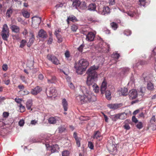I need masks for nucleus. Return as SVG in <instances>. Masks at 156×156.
<instances>
[{"label":"nucleus","mask_w":156,"mask_h":156,"mask_svg":"<svg viewBox=\"0 0 156 156\" xmlns=\"http://www.w3.org/2000/svg\"><path fill=\"white\" fill-rule=\"evenodd\" d=\"M99 68L98 66L94 65L90 67L87 71L86 74H87V82L89 84H90L91 81H97L98 74L96 70Z\"/></svg>","instance_id":"obj_1"},{"label":"nucleus","mask_w":156,"mask_h":156,"mask_svg":"<svg viewBox=\"0 0 156 156\" xmlns=\"http://www.w3.org/2000/svg\"><path fill=\"white\" fill-rule=\"evenodd\" d=\"M89 63L85 59H82L79 60L77 63L75 65L76 73L78 74H82L83 72L85 71L88 66Z\"/></svg>","instance_id":"obj_2"},{"label":"nucleus","mask_w":156,"mask_h":156,"mask_svg":"<svg viewBox=\"0 0 156 156\" xmlns=\"http://www.w3.org/2000/svg\"><path fill=\"white\" fill-rule=\"evenodd\" d=\"M92 95L90 94H84L83 95H79L76 97V99L81 104L90 102L91 101Z\"/></svg>","instance_id":"obj_3"},{"label":"nucleus","mask_w":156,"mask_h":156,"mask_svg":"<svg viewBox=\"0 0 156 156\" xmlns=\"http://www.w3.org/2000/svg\"><path fill=\"white\" fill-rule=\"evenodd\" d=\"M1 35L2 39L5 41H7L9 37V29L6 24H4L3 26Z\"/></svg>","instance_id":"obj_4"},{"label":"nucleus","mask_w":156,"mask_h":156,"mask_svg":"<svg viewBox=\"0 0 156 156\" xmlns=\"http://www.w3.org/2000/svg\"><path fill=\"white\" fill-rule=\"evenodd\" d=\"M98 13L102 15H105L109 14L110 12V8L108 6L101 7L100 6L98 9Z\"/></svg>","instance_id":"obj_5"},{"label":"nucleus","mask_w":156,"mask_h":156,"mask_svg":"<svg viewBox=\"0 0 156 156\" xmlns=\"http://www.w3.org/2000/svg\"><path fill=\"white\" fill-rule=\"evenodd\" d=\"M47 59L51 61L53 64L58 65L59 64V62L55 56L53 55L48 54L47 56Z\"/></svg>","instance_id":"obj_6"},{"label":"nucleus","mask_w":156,"mask_h":156,"mask_svg":"<svg viewBox=\"0 0 156 156\" xmlns=\"http://www.w3.org/2000/svg\"><path fill=\"white\" fill-rule=\"evenodd\" d=\"M97 81H91L90 84H89L87 82V85L90 87H92L93 88V90L95 92L97 93L99 92V88L98 86L97 85L96 82Z\"/></svg>","instance_id":"obj_7"},{"label":"nucleus","mask_w":156,"mask_h":156,"mask_svg":"<svg viewBox=\"0 0 156 156\" xmlns=\"http://www.w3.org/2000/svg\"><path fill=\"white\" fill-rule=\"evenodd\" d=\"M61 119L58 116L51 117L48 118V121L50 124H54L56 123L57 121H59Z\"/></svg>","instance_id":"obj_8"},{"label":"nucleus","mask_w":156,"mask_h":156,"mask_svg":"<svg viewBox=\"0 0 156 156\" xmlns=\"http://www.w3.org/2000/svg\"><path fill=\"white\" fill-rule=\"evenodd\" d=\"M92 137L94 139L97 140L99 141H101L102 139V136L99 131H95Z\"/></svg>","instance_id":"obj_9"},{"label":"nucleus","mask_w":156,"mask_h":156,"mask_svg":"<svg viewBox=\"0 0 156 156\" xmlns=\"http://www.w3.org/2000/svg\"><path fill=\"white\" fill-rule=\"evenodd\" d=\"M137 96V92L135 90L133 89L130 91L129 93V96L130 99L132 100L135 99Z\"/></svg>","instance_id":"obj_10"},{"label":"nucleus","mask_w":156,"mask_h":156,"mask_svg":"<svg viewBox=\"0 0 156 156\" xmlns=\"http://www.w3.org/2000/svg\"><path fill=\"white\" fill-rule=\"evenodd\" d=\"M109 152L113 155H115L117 153V149L116 147L114 144L111 145L108 148Z\"/></svg>","instance_id":"obj_11"},{"label":"nucleus","mask_w":156,"mask_h":156,"mask_svg":"<svg viewBox=\"0 0 156 156\" xmlns=\"http://www.w3.org/2000/svg\"><path fill=\"white\" fill-rule=\"evenodd\" d=\"M72 2L73 7L74 9H78L81 5V2L80 0H71Z\"/></svg>","instance_id":"obj_12"},{"label":"nucleus","mask_w":156,"mask_h":156,"mask_svg":"<svg viewBox=\"0 0 156 156\" xmlns=\"http://www.w3.org/2000/svg\"><path fill=\"white\" fill-rule=\"evenodd\" d=\"M42 90V89L41 87L39 86H37L34 89L31 90V93L33 95H36L41 91Z\"/></svg>","instance_id":"obj_13"},{"label":"nucleus","mask_w":156,"mask_h":156,"mask_svg":"<svg viewBox=\"0 0 156 156\" xmlns=\"http://www.w3.org/2000/svg\"><path fill=\"white\" fill-rule=\"evenodd\" d=\"M95 34L92 32L88 33V34L86 35V40L89 41H93L95 37Z\"/></svg>","instance_id":"obj_14"},{"label":"nucleus","mask_w":156,"mask_h":156,"mask_svg":"<svg viewBox=\"0 0 156 156\" xmlns=\"http://www.w3.org/2000/svg\"><path fill=\"white\" fill-rule=\"evenodd\" d=\"M107 87V83L105 80H104L102 83L100 89L101 94H103L105 91Z\"/></svg>","instance_id":"obj_15"},{"label":"nucleus","mask_w":156,"mask_h":156,"mask_svg":"<svg viewBox=\"0 0 156 156\" xmlns=\"http://www.w3.org/2000/svg\"><path fill=\"white\" fill-rule=\"evenodd\" d=\"M10 28L12 32L18 33L20 32V28L19 27L15 25H12L10 27Z\"/></svg>","instance_id":"obj_16"},{"label":"nucleus","mask_w":156,"mask_h":156,"mask_svg":"<svg viewBox=\"0 0 156 156\" xmlns=\"http://www.w3.org/2000/svg\"><path fill=\"white\" fill-rule=\"evenodd\" d=\"M80 90L84 94H90L91 93L89 91L88 89L87 88L84 86H81L80 87Z\"/></svg>","instance_id":"obj_17"},{"label":"nucleus","mask_w":156,"mask_h":156,"mask_svg":"<svg viewBox=\"0 0 156 156\" xmlns=\"http://www.w3.org/2000/svg\"><path fill=\"white\" fill-rule=\"evenodd\" d=\"M39 37L43 38H46L47 35L46 33L43 30H41L38 32Z\"/></svg>","instance_id":"obj_18"},{"label":"nucleus","mask_w":156,"mask_h":156,"mask_svg":"<svg viewBox=\"0 0 156 156\" xmlns=\"http://www.w3.org/2000/svg\"><path fill=\"white\" fill-rule=\"evenodd\" d=\"M131 121L129 120H126L123 122V127L126 130H129L130 129L129 124L130 123Z\"/></svg>","instance_id":"obj_19"},{"label":"nucleus","mask_w":156,"mask_h":156,"mask_svg":"<svg viewBox=\"0 0 156 156\" xmlns=\"http://www.w3.org/2000/svg\"><path fill=\"white\" fill-rule=\"evenodd\" d=\"M62 105L65 111H67L68 108V104L67 101L65 98H63L62 100Z\"/></svg>","instance_id":"obj_20"},{"label":"nucleus","mask_w":156,"mask_h":156,"mask_svg":"<svg viewBox=\"0 0 156 156\" xmlns=\"http://www.w3.org/2000/svg\"><path fill=\"white\" fill-rule=\"evenodd\" d=\"M148 62L140 60L137 63H136L135 64L133 65V68L137 67L138 66L140 65H146L148 64Z\"/></svg>","instance_id":"obj_21"},{"label":"nucleus","mask_w":156,"mask_h":156,"mask_svg":"<svg viewBox=\"0 0 156 156\" xmlns=\"http://www.w3.org/2000/svg\"><path fill=\"white\" fill-rule=\"evenodd\" d=\"M49 97H52L53 96L56 95V90L55 87H51L49 89Z\"/></svg>","instance_id":"obj_22"},{"label":"nucleus","mask_w":156,"mask_h":156,"mask_svg":"<svg viewBox=\"0 0 156 156\" xmlns=\"http://www.w3.org/2000/svg\"><path fill=\"white\" fill-rule=\"evenodd\" d=\"M50 148L51 152L52 153H54L56 151L58 152L59 149V146L57 144L53 145L50 147Z\"/></svg>","instance_id":"obj_23"},{"label":"nucleus","mask_w":156,"mask_h":156,"mask_svg":"<svg viewBox=\"0 0 156 156\" xmlns=\"http://www.w3.org/2000/svg\"><path fill=\"white\" fill-rule=\"evenodd\" d=\"M32 22L36 23L38 24H39L41 21V18L36 16H34L32 18Z\"/></svg>","instance_id":"obj_24"},{"label":"nucleus","mask_w":156,"mask_h":156,"mask_svg":"<svg viewBox=\"0 0 156 156\" xmlns=\"http://www.w3.org/2000/svg\"><path fill=\"white\" fill-rule=\"evenodd\" d=\"M120 105L117 104H109L107 105L108 107L111 109H117L119 108Z\"/></svg>","instance_id":"obj_25"},{"label":"nucleus","mask_w":156,"mask_h":156,"mask_svg":"<svg viewBox=\"0 0 156 156\" xmlns=\"http://www.w3.org/2000/svg\"><path fill=\"white\" fill-rule=\"evenodd\" d=\"M154 50H153L152 53L151 54V56L149 58V60L151 61H155L156 62V53L154 51Z\"/></svg>","instance_id":"obj_26"},{"label":"nucleus","mask_w":156,"mask_h":156,"mask_svg":"<svg viewBox=\"0 0 156 156\" xmlns=\"http://www.w3.org/2000/svg\"><path fill=\"white\" fill-rule=\"evenodd\" d=\"M22 13L23 16L26 18H28L30 16V13L24 9H23Z\"/></svg>","instance_id":"obj_27"},{"label":"nucleus","mask_w":156,"mask_h":156,"mask_svg":"<svg viewBox=\"0 0 156 156\" xmlns=\"http://www.w3.org/2000/svg\"><path fill=\"white\" fill-rule=\"evenodd\" d=\"M119 119L124 120L127 117V114L125 112L119 113Z\"/></svg>","instance_id":"obj_28"},{"label":"nucleus","mask_w":156,"mask_h":156,"mask_svg":"<svg viewBox=\"0 0 156 156\" xmlns=\"http://www.w3.org/2000/svg\"><path fill=\"white\" fill-rule=\"evenodd\" d=\"M96 8V5L94 3H91L88 6V9L90 11H95Z\"/></svg>","instance_id":"obj_29"},{"label":"nucleus","mask_w":156,"mask_h":156,"mask_svg":"<svg viewBox=\"0 0 156 156\" xmlns=\"http://www.w3.org/2000/svg\"><path fill=\"white\" fill-rule=\"evenodd\" d=\"M120 92L121 93V95L125 96L128 94V90L126 88H121Z\"/></svg>","instance_id":"obj_30"},{"label":"nucleus","mask_w":156,"mask_h":156,"mask_svg":"<svg viewBox=\"0 0 156 156\" xmlns=\"http://www.w3.org/2000/svg\"><path fill=\"white\" fill-rule=\"evenodd\" d=\"M32 105V101L31 100H29L26 103V106L28 110L31 109V106Z\"/></svg>","instance_id":"obj_31"},{"label":"nucleus","mask_w":156,"mask_h":156,"mask_svg":"<svg viewBox=\"0 0 156 156\" xmlns=\"http://www.w3.org/2000/svg\"><path fill=\"white\" fill-rule=\"evenodd\" d=\"M67 20L68 22H69V21H72L73 22H76L78 21L76 17L74 16H69Z\"/></svg>","instance_id":"obj_32"},{"label":"nucleus","mask_w":156,"mask_h":156,"mask_svg":"<svg viewBox=\"0 0 156 156\" xmlns=\"http://www.w3.org/2000/svg\"><path fill=\"white\" fill-rule=\"evenodd\" d=\"M105 92V95L106 98L109 100H110L112 97L110 91L109 90H107Z\"/></svg>","instance_id":"obj_33"},{"label":"nucleus","mask_w":156,"mask_h":156,"mask_svg":"<svg viewBox=\"0 0 156 156\" xmlns=\"http://www.w3.org/2000/svg\"><path fill=\"white\" fill-rule=\"evenodd\" d=\"M147 88L150 90H153L154 89L153 84L151 82H148L147 83Z\"/></svg>","instance_id":"obj_34"},{"label":"nucleus","mask_w":156,"mask_h":156,"mask_svg":"<svg viewBox=\"0 0 156 156\" xmlns=\"http://www.w3.org/2000/svg\"><path fill=\"white\" fill-rule=\"evenodd\" d=\"M121 74H126L129 71V69L128 68H123L121 69Z\"/></svg>","instance_id":"obj_35"},{"label":"nucleus","mask_w":156,"mask_h":156,"mask_svg":"<svg viewBox=\"0 0 156 156\" xmlns=\"http://www.w3.org/2000/svg\"><path fill=\"white\" fill-rule=\"evenodd\" d=\"M87 8L86 3L85 2H81V5L79 7V9H85Z\"/></svg>","instance_id":"obj_36"},{"label":"nucleus","mask_w":156,"mask_h":156,"mask_svg":"<svg viewBox=\"0 0 156 156\" xmlns=\"http://www.w3.org/2000/svg\"><path fill=\"white\" fill-rule=\"evenodd\" d=\"M12 9L10 8L7 11L6 14L7 16L9 17V18L10 17L11 15H12Z\"/></svg>","instance_id":"obj_37"},{"label":"nucleus","mask_w":156,"mask_h":156,"mask_svg":"<svg viewBox=\"0 0 156 156\" xmlns=\"http://www.w3.org/2000/svg\"><path fill=\"white\" fill-rule=\"evenodd\" d=\"M47 80L48 83H53L56 81V78L55 76H52L51 79H48Z\"/></svg>","instance_id":"obj_38"},{"label":"nucleus","mask_w":156,"mask_h":156,"mask_svg":"<svg viewBox=\"0 0 156 156\" xmlns=\"http://www.w3.org/2000/svg\"><path fill=\"white\" fill-rule=\"evenodd\" d=\"M110 25L112 28L114 30H116L118 28V25L115 23L112 22L111 23Z\"/></svg>","instance_id":"obj_39"},{"label":"nucleus","mask_w":156,"mask_h":156,"mask_svg":"<svg viewBox=\"0 0 156 156\" xmlns=\"http://www.w3.org/2000/svg\"><path fill=\"white\" fill-rule=\"evenodd\" d=\"M112 120L115 121H116L118 119H119V113L115 114L112 116Z\"/></svg>","instance_id":"obj_40"},{"label":"nucleus","mask_w":156,"mask_h":156,"mask_svg":"<svg viewBox=\"0 0 156 156\" xmlns=\"http://www.w3.org/2000/svg\"><path fill=\"white\" fill-rule=\"evenodd\" d=\"M81 140V138H79L75 139L76 144L78 147H79L80 146V141Z\"/></svg>","instance_id":"obj_41"},{"label":"nucleus","mask_w":156,"mask_h":156,"mask_svg":"<svg viewBox=\"0 0 156 156\" xmlns=\"http://www.w3.org/2000/svg\"><path fill=\"white\" fill-rule=\"evenodd\" d=\"M57 37V39L58 40V42L59 43H60L62 42L63 40V39L62 37L60 35H55Z\"/></svg>","instance_id":"obj_42"},{"label":"nucleus","mask_w":156,"mask_h":156,"mask_svg":"<svg viewBox=\"0 0 156 156\" xmlns=\"http://www.w3.org/2000/svg\"><path fill=\"white\" fill-rule=\"evenodd\" d=\"M27 41L25 40H22L20 42V47L21 48H23L25 45Z\"/></svg>","instance_id":"obj_43"},{"label":"nucleus","mask_w":156,"mask_h":156,"mask_svg":"<svg viewBox=\"0 0 156 156\" xmlns=\"http://www.w3.org/2000/svg\"><path fill=\"white\" fill-rule=\"evenodd\" d=\"M77 29V26L75 24L71 26V29L73 31H76Z\"/></svg>","instance_id":"obj_44"},{"label":"nucleus","mask_w":156,"mask_h":156,"mask_svg":"<svg viewBox=\"0 0 156 156\" xmlns=\"http://www.w3.org/2000/svg\"><path fill=\"white\" fill-rule=\"evenodd\" d=\"M20 79L24 83H27V81L25 77L23 75H21L20 76Z\"/></svg>","instance_id":"obj_45"},{"label":"nucleus","mask_w":156,"mask_h":156,"mask_svg":"<svg viewBox=\"0 0 156 156\" xmlns=\"http://www.w3.org/2000/svg\"><path fill=\"white\" fill-rule=\"evenodd\" d=\"M65 55L66 59L68 60L69 57H70V54L69 51H66L65 53Z\"/></svg>","instance_id":"obj_46"},{"label":"nucleus","mask_w":156,"mask_h":156,"mask_svg":"<svg viewBox=\"0 0 156 156\" xmlns=\"http://www.w3.org/2000/svg\"><path fill=\"white\" fill-rule=\"evenodd\" d=\"M124 34L125 35L128 36L131 35V32L130 30H127L124 31Z\"/></svg>","instance_id":"obj_47"},{"label":"nucleus","mask_w":156,"mask_h":156,"mask_svg":"<svg viewBox=\"0 0 156 156\" xmlns=\"http://www.w3.org/2000/svg\"><path fill=\"white\" fill-rule=\"evenodd\" d=\"M88 147L91 149H93L94 145L90 141L88 142Z\"/></svg>","instance_id":"obj_48"},{"label":"nucleus","mask_w":156,"mask_h":156,"mask_svg":"<svg viewBox=\"0 0 156 156\" xmlns=\"http://www.w3.org/2000/svg\"><path fill=\"white\" fill-rule=\"evenodd\" d=\"M62 156H68L69 154V151H64L62 152Z\"/></svg>","instance_id":"obj_49"},{"label":"nucleus","mask_w":156,"mask_h":156,"mask_svg":"<svg viewBox=\"0 0 156 156\" xmlns=\"http://www.w3.org/2000/svg\"><path fill=\"white\" fill-rule=\"evenodd\" d=\"M136 127L137 128L140 129L143 127L142 123L141 122H139L136 125Z\"/></svg>","instance_id":"obj_50"},{"label":"nucleus","mask_w":156,"mask_h":156,"mask_svg":"<svg viewBox=\"0 0 156 156\" xmlns=\"http://www.w3.org/2000/svg\"><path fill=\"white\" fill-rule=\"evenodd\" d=\"M112 57L113 58H115L116 59H118L120 55L119 54L115 53L113 54L112 55Z\"/></svg>","instance_id":"obj_51"},{"label":"nucleus","mask_w":156,"mask_h":156,"mask_svg":"<svg viewBox=\"0 0 156 156\" xmlns=\"http://www.w3.org/2000/svg\"><path fill=\"white\" fill-rule=\"evenodd\" d=\"M126 13L128 15L131 17H133L134 16V14H135L134 12L132 11L128 12Z\"/></svg>","instance_id":"obj_52"},{"label":"nucleus","mask_w":156,"mask_h":156,"mask_svg":"<svg viewBox=\"0 0 156 156\" xmlns=\"http://www.w3.org/2000/svg\"><path fill=\"white\" fill-rule=\"evenodd\" d=\"M84 46L83 44H81L79 47L78 48V50L80 52H82L83 51V49Z\"/></svg>","instance_id":"obj_53"},{"label":"nucleus","mask_w":156,"mask_h":156,"mask_svg":"<svg viewBox=\"0 0 156 156\" xmlns=\"http://www.w3.org/2000/svg\"><path fill=\"white\" fill-rule=\"evenodd\" d=\"M53 41L52 37V36H51L49 38L48 40L47 43L48 44H51Z\"/></svg>","instance_id":"obj_54"},{"label":"nucleus","mask_w":156,"mask_h":156,"mask_svg":"<svg viewBox=\"0 0 156 156\" xmlns=\"http://www.w3.org/2000/svg\"><path fill=\"white\" fill-rule=\"evenodd\" d=\"M68 86L72 90H74L75 87L73 83L71 82L68 83Z\"/></svg>","instance_id":"obj_55"},{"label":"nucleus","mask_w":156,"mask_h":156,"mask_svg":"<svg viewBox=\"0 0 156 156\" xmlns=\"http://www.w3.org/2000/svg\"><path fill=\"white\" fill-rule=\"evenodd\" d=\"M19 107L20 108L21 112H23L25 109V108L24 106H23L21 104H20L19 105Z\"/></svg>","instance_id":"obj_56"},{"label":"nucleus","mask_w":156,"mask_h":156,"mask_svg":"<svg viewBox=\"0 0 156 156\" xmlns=\"http://www.w3.org/2000/svg\"><path fill=\"white\" fill-rule=\"evenodd\" d=\"M8 66L6 64H4L2 66V68L3 70L4 71H6L8 69Z\"/></svg>","instance_id":"obj_57"},{"label":"nucleus","mask_w":156,"mask_h":156,"mask_svg":"<svg viewBox=\"0 0 156 156\" xmlns=\"http://www.w3.org/2000/svg\"><path fill=\"white\" fill-rule=\"evenodd\" d=\"M24 123V120L23 119L20 120L19 122V124L20 126H23Z\"/></svg>","instance_id":"obj_58"},{"label":"nucleus","mask_w":156,"mask_h":156,"mask_svg":"<svg viewBox=\"0 0 156 156\" xmlns=\"http://www.w3.org/2000/svg\"><path fill=\"white\" fill-rule=\"evenodd\" d=\"M9 115V113L7 112H4L3 113V116L4 118H7Z\"/></svg>","instance_id":"obj_59"},{"label":"nucleus","mask_w":156,"mask_h":156,"mask_svg":"<svg viewBox=\"0 0 156 156\" xmlns=\"http://www.w3.org/2000/svg\"><path fill=\"white\" fill-rule=\"evenodd\" d=\"M37 123V120H33L31 121L30 124L32 125H35Z\"/></svg>","instance_id":"obj_60"},{"label":"nucleus","mask_w":156,"mask_h":156,"mask_svg":"<svg viewBox=\"0 0 156 156\" xmlns=\"http://www.w3.org/2000/svg\"><path fill=\"white\" fill-rule=\"evenodd\" d=\"M22 100L21 99L19 98H16L15 99V101L18 103L20 104L22 101Z\"/></svg>","instance_id":"obj_61"},{"label":"nucleus","mask_w":156,"mask_h":156,"mask_svg":"<svg viewBox=\"0 0 156 156\" xmlns=\"http://www.w3.org/2000/svg\"><path fill=\"white\" fill-rule=\"evenodd\" d=\"M132 120L133 122L136 123L138 122V120L135 116H133L132 117Z\"/></svg>","instance_id":"obj_62"},{"label":"nucleus","mask_w":156,"mask_h":156,"mask_svg":"<svg viewBox=\"0 0 156 156\" xmlns=\"http://www.w3.org/2000/svg\"><path fill=\"white\" fill-rule=\"evenodd\" d=\"M34 36H33L32 37L29 39V42H30V43H31V44H32L33 43L34 41Z\"/></svg>","instance_id":"obj_63"},{"label":"nucleus","mask_w":156,"mask_h":156,"mask_svg":"<svg viewBox=\"0 0 156 156\" xmlns=\"http://www.w3.org/2000/svg\"><path fill=\"white\" fill-rule=\"evenodd\" d=\"M61 30L60 29L56 30H55V35H57H57H59V33H60V32H61Z\"/></svg>","instance_id":"obj_64"}]
</instances>
